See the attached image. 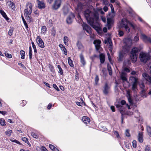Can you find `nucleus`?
<instances>
[{"label":"nucleus","mask_w":151,"mask_h":151,"mask_svg":"<svg viewBox=\"0 0 151 151\" xmlns=\"http://www.w3.org/2000/svg\"><path fill=\"white\" fill-rule=\"evenodd\" d=\"M129 24L131 27H132L133 29H135L137 28V27L136 25L134 23L131 22H129Z\"/></svg>","instance_id":"7c9ffc66"},{"label":"nucleus","mask_w":151,"mask_h":151,"mask_svg":"<svg viewBox=\"0 0 151 151\" xmlns=\"http://www.w3.org/2000/svg\"><path fill=\"white\" fill-rule=\"evenodd\" d=\"M120 78L124 82L127 81L126 76V74L124 72H122L121 74Z\"/></svg>","instance_id":"412c9836"},{"label":"nucleus","mask_w":151,"mask_h":151,"mask_svg":"<svg viewBox=\"0 0 151 151\" xmlns=\"http://www.w3.org/2000/svg\"><path fill=\"white\" fill-rule=\"evenodd\" d=\"M127 47V45H126L123 48L122 50L119 52V56L118 58V61H122L124 56L128 52L129 49L128 48H126Z\"/></svg>","instance_id":"7ed1b4c3"},{"label":"nucleus","mask_w":151,"mask_h":151,"mask_svg":"<svg viewBox=\"0 0 151 151\" xmlns=\"http://www.w3.org/2000/svg\"><path fill=\"white\" fill-rule=\"evenodd\" d=\"M41 33H42L43 34H45V32L47 31V28L45 26H43L41 28Z\"/></svg>","instance_id":"f704fd0d"},{"label":"nucleus","mask_w":151,"mask_h":151,"mask_svg":"<svg viewBox=\"0 0 151 151\" xmlns=\"http://www.w3.org/2000/svg\"><path fill=\"white\" fill-rule=\"evenodd\" d=\"M132 145L134 148H136L137 147V142L136 140H134L132 142Z\"/></svg>","instance_id":"37998d69"},{"label":"nucleus","mask_w":151,"mask_h":151,"mask_svg":"<svg viewBox=\"0 0 151 151\" xmlns=\"http://www.w3.org/2000/svg\"><path fill=\"white\" fill-rule=\"evenodd\" d=\"M110 88V87L108 86V83H105L103 90V92L105 95H107L109 93Z\"/></svg>","instance_id":"9b49d317"},{"label":"nucleus","mask_w":151,"mask_h":151,"mask_svg":"<svg viewBox=\"0 0 151 151\" xmlns=\"http://www.w3.org/2000/svg\"><path fill=\"white\" fill-rule=\"evenodd\" d=\"M61 3V0H55L52 6V9L55 10L57 9L60 7Z\"/></svg>","instance_id":"6e6552de"},{"label":"nucleus","mask_w":151,"mask_h":151,"mask_svg":"<svg viewBox=\"0 0 151 151\" xmlns=\"http://www.w3.org/2000/svg\"><path fill=\"white\" fill-rule=\"evenodd\" d=\"M139 38L138 35L136 36L134 38V41L137 42L139 40Z\"/></svg>","instance_id":"603ef678"},{"label":"nucleus","mask_w":151,"mask_h":151,"mask_svg":"<svg viewBox=\"0 0 151 151\" xmlns=\"http://www.w3.org/2000/svg\"><path fill=\"white\" fill-rule=\"evenodd\" d=\"M124 34L123 32L122 31H119V35L120 36H122Z\"/></svg>","instance_id":"bf43d9fd"},{"label":"nucleus","mask_w":151,"mask_h":151,"mask_svg":"<svg viewBox=\"0 0 151 151\" xmlns=\"http://www.w3.org/2000/svg\"><path fill=\"white\" fill-rule=\"evenodd\" d=\"M77 6L79 9H83V8L84 6V5L81 3L79 2Z\"/></svg>","instance_id":"473e14b6"},{"label":"nucleus","mask_w":151,"mask_h":151,"mask_svg":"<svg viewBox=\"0 0 151 151\" xmlns=\"http://www.w3.org/2000/svg\"><path fill=\"white\" fill-rule=\"evenodd\" d=\"M22 18L23 22V23L24 24L25 26V27L26 28V29H27L28 28V26L27 24L26 23V21L24 19L23 17L22 16Z\"/></svg>","instance_id":"c9c22d12"},{"label":"nucleus","mask_w":151,"mask_h":151,"mask_svg":"<svg viewBox=\"0 0 151 151\" xmlns=\"http://www.w3.org/2000/svg\"><path fill=\"white\" fill-rule=\"evenodd\" d=\"M13 31V29H10L8 32V34L9 36H11L12 35Z\"/></svg>","instance_id":"8fccbe9b"},{"label":"nucleus","mask_w":151,"mask_h":151,"mask_svg":"<svg viewBox=\"0 0 151 151\" xmlns=\"http://www.w3.org/2000/svg\"><path fill=\"white\" fill-rule=\"evenodd\" d=\"M51 31H52L51 35L53 37H54L55 36V34L56 33L54 29H52V30Z\"/></svg>","instance_id":"3c124183"},{"label":"nucleus","mask_w":151,"mask_h":151,"mask_svg":"<svg viewBox=\"0 0 151 151\" xmlns=\"http://www.w3.org/2000/svg\"><path fill=\"white\" fill-rule=\"evenodd\" d=\"M82 26L83 29L85 30L89 34L91 33V28L88 24L85 23H83Z\"/></svg>","instance_id":"9d476101"},{"label":"nucleus","mask_w":151,"mask_h":151,"mask_svg":"<svg viewBox=\"0 0 151 151\" xmlns=\"http://www.w3.org/2000/svg\"><path fill=\"white\" fill-rule=\"evenodd\" d=\"M32 51H29V58L30 60H31L32 59Z\"/></svg>","instance_id":"4d7b16f0"},{"label":"nucleus","mask_w":151,"mask_h":151,"mask_svg":"<svg viewBox=\"0 0 151 151\" xmlns=\"http://www.w3.org/2000/svg\"><path fill=\"white\" fill-rule=\"evenodd\" d=\"M57 67L59 69V71H58V73L60 74V75H63V70L61 68L60 66V65H58L57 66Z\"/></svg>","instance_id":"c756f323"},{"label":"nucleus","mask_w":151,"mask_h":151,"mask_svg":"<svg viewBox=\"0 0 151 151\" xmlns=\"http://www.w3.org/2000/svg\"><path fill=\"white\" fill-rule=\"evenodd\" d=\"M61 50L64 52V54L66 55H67V51H66V49L65 48V47H63V48H61Z\"/></svg>","instance_id":"c03bdc74"},{"label":"nucleus","mask_w":151,"mask_h":151,"mask_svg":"<svg viewBox=\"0 0 151 151\" xmlns=\"http://www.w3.org/2000/svg\"><path fill=\"white\" fill-rule=\"evenodd\" d=\"M32 136L34 138L37 139L38 138V135L35 133L32 132L31 133Z\"/></svg>","instance_id":"79ce46f5"},{"label":"nucleus","mask_w":151,"mask_h":151,"mask_svg":"<svg viewBox=\"0 0 151 151\" xmlns=\"http://www.w3.org/2000/svg\"><path fill=\"white\" fill-rule=\"evenodd\" d=\"M101 43V41L100 40H95L94 42V44H96V45H99V44Z\"/></svg>","instance_id":"49530a36"},{"label":"nucleus","mask_w":151,"mask_h":151,"mask_svg":"<svg viewBox=\"0 0 151 151\" xmlns=\"http://www.w3.org/2000/svg\"><path fill=\"white\" fill-rule=\"evenodd\" d=\"M49 147L50 149H51V150H52L53 151L54 150L55 147L53 145L51 144L49 145Z\"/></svg>","instance_id":"864d4df0"},{"label":"nucleus","mask_w":151,"mask_h":151,"mask_svg":"<svg viewBox=\"0 0 151 151\" xmlns=\"http://www.w3.org/2000/svg\"><path fill=\"white\" fill-rule=\"evenodd\" d=\"M37 40L38 46L42 48H44L45 45L44 42L40 36H38L37 37Z\"/></svg>","instance_id":"1a4fd4ad"},{"label":"nucleus","mask_w":151,"mask_h":151,"mask_svg":"<svg viewBox=\"0 0 151 151\" xmlns=\"http://www.w3.org/2000/svg\"><path fill=\"white\" fill-rule=\"evenodd\" d=\"M115 105L116 108L118 109L122 115L124 114L125 110L123 106L120 104H116Z\"/></svg>","instance_id":"f8f14e48"},{"label":"nucleus","mask_w":151,"mask_h":151,"mask_svg":"<svg viewBox=\"0 0 151 151\" xmlns=\"http://www.w3.org/2000/svg\"><path fill=\"white\" fill-rule=\"evenodd\" d=\"M37 4L38 7L40 9H41L45 7V4L43 1H38Z\"/></svg>","instance_id":"f3484780"},{"label":"nucleus","mask_w":151,"mask_h":151,"mask_svg":"<svg viewBox=\"0 0 151 151\" xmlns=\"http://www.w3.org/2000/svg\"><path fill=\"white\" fill-rule=\"evenodd\" d=\"M138 139L139 141L140 142L142 143L143 141V133L141 132H139L138 133Z\"/></svg>","instance_id":"a211bd4d"},{"label":"nucleus","mask_w":151,"mask_h":151,"mask_svg":"<svg viewBox=\"0 0 151 151\" xmlns=\"http://www.w3.org/2000/svg\"><path fill=\"white\" fill-rule=\"evenodd\" d=\"M139 58L141 62L146 63L150 59V57L148 54L141 52L139 54Z\"/></svg>","instance_id":"39448f33"},{"label":"nucleus","mask_w":151,"mask_h":151,"mask_svg":"<svg viewBox=\"0 0 151 151\" xmlns=\"http://www.w3.org/2000/svg\"><path fill=\"white\" fill-rule=\"evenodd\" d=\"M0 13L2 15L3 17L6 20H7L9 19V18L7 17L6 14L3 10H0Z\"/></svg>","instance_id":"5701e85b"},{"label":"nucleus","mask_w":151,"mask_h":151,"mask_svg":"<svg viewBox=\"0 0 151 151\" xmlns=\"http://www.w3.org/2000/svg\"><path fill=\"white\" fill-rule=\"evenodd\" d=\"M147 94L145 93H141V96L142 97H146L147 96Z\"/></svg>","instance_id":"338daca9"},{"label":"nucleus","mask_w":151,"mask_h":151,"mask_svg":"<svg viewBox=\"0 0 151 151\" xmlns=\"http://www.w3.org/2000/svg\"><path fill=\"white\" fill-rule=\"evenodd\" d=\"M107 70L109 72V75L111 76L112 74V72L111 65L109 64L107 65Z\"/></svg>","instance_id":"b1692460"},{"label":"nucleus","mask_w":151,"mask_h":151,"mask_svg":"<svg viewBox=\"0 0 151 151\" xmlns=\"http://www.w3.org/2000/svg\"><path fill=\"white\" fill-rule=\"evenodd\" d=\"M140 88H141L142 89L144 88L145 86L144 84V83H142L140 85Z\"/></svg>","instance_id":"0e129e2a"},{"label":"nucleus","mask_w":151,"mask_h":151,"mask_svg":"<svg viewBox=\"0 0 151 151\" xmlns=\"http://www.w3.org/2000/svg\"><path fill=\"white\" fill-rule=\"evenodd\" d=\"M101 72L103 73V75L104 76H106V73L105 72V71L103 69L101 70Z\"/></svg>","instance_id":"774afa93"},{"label":"nucleus","mask_w":151,"mask_h":151,"mask_svg":"<svg viewBox=\"0 0 151 151\" xmlns=\"http://www.w3.org/2000/svg\"><path fill=\"white\" fill-rule=\"evenodd\" d=\"M22 139L23 141L25 142V143H27L28 144L29 143L27 138L26 137H23L22 138Z\"/></svg>","instance_id":"a19ab883"},{"label":"nucleus","mask_w":151,"mask_h":151,"mask_svg":"<svg viewBox=\"0 0 151 151\" xmlns=\"http://www.w3.org/2000/svg\"><path fill=\"white\" fill-rule=\"evenodd\" d=\"M32 5L31 3L28 2L27 4L26 8L24 11V13L25 15H30L32 12Z\"/></svg>","instance_id":"423d86ee"},{"label":"nucleus","mask_w":151,"mask_h":151,"mask_svg":"<svg viewBox=\"0 0 151 151\" xmlns=\"http://www.w3.org/2000/svg\"><path fill=\"white\" fill-rule=\"evenodd\" d=\"M68 63L69 65L71 67H73L74 66V65L73 63V61L70 58L68 57Z\"/></svg>","instance_id":"cd10ccee"},{"label":"nucleus","mask_w":151,"mask_h":151,"mask_svg":"<svg viewBox=\"0 0 151 151\" xmlns=\"http://www.w3.org/2000/svg\"><path fill=\"white\" fill-rule=\"evenodd\" d=\"M143 77L147 81L151 83V76H149L146 73H143L142 74Z\"/></svg>","instance_id":"2eb2a0df"},{"label":"nucleus","mask_w":151,"mask_h":151,"mask_svg":"<svg viewBox=\"0 0 151 151\" xmlns=\"http://www.w3.org/2000/svg\"><path fill=\"white\" fill-rule=\"evenodd\" d=\"M25 52L22 50H21L20 51V54L21 56V58L22 59H24L25 56Z\"/></svg>","instance_id":"2f4dec72"},{"label":"nucleus","mask_w":151,"mask_h":151,"mask_svg":"<svg viewBox=\"0 0 151 151\" xmlns=\"http://www.w3.org/2000/svg\"><path fill=\"white\" fill-rule=\"evenodd\" d=\"M125 28V30L128 32H129L130 31V29L129 27L127 26V25L126 26H125L124 27Z\"/></svg>","instance_id":"09e8293b"},{"label":"nucleus","mask_w":151,"mask_h":151,"mask_svg":"<svg viewBox=\"0 0 151 151\" xmlns=\"http://www.w3.org/2000/svg\"><path fill=\"white\" fill-rule=\"evenodd\" d=\"M82 120L84 123L88 124L90 122V119L86 116H84L82 117Z\"/></svg>","instance_id":"6ab92c4d"},{"label":"nucleus","mask_w":151,"mask_h":151,"mask_svg":"<svg viewBox=\"0 0 151 151\" xmlns=\"http://www.w3.org/2000/svg\"><path fill=\"white\" fill-rule=\"evenodd\" d=\"M141 38L145 42H149L151 43V39L149 37H147L145 34H141Z\"/></svg>","instance_id":"4468645a"},{"label":"nucleus","mask_w":151,"mask_h":151,"mask_svg":"<svg viewBox=\"0 0 151 151\" xmlns=\"http://www.w3.org/2000/svg\"><path fill=\"white\" fill-rule=\"evenodd\" d=\"M147 130L149 135L151 137V127L149 126H147Z\"/></svg>","instance_id":"a878e982"},{"label":"nucleus","mask_w":151,"mask_h":151,"mask_svg":"<svg viewBox=\"0 0 151 151\" xmlns=\"http://www.w3.org/2000/svg\"><path fill=\"white\" fill-rule=\"evenodd\" d=\"M134 114L136 118H138L140 116V113L137 110H136L135 111Z\"/></svg>","instance_id":"bb28decb"},{"label":"nucleus","mask_w":151,"mask_h":151,"mask_svg":"<svg viewBox=\"0 0 151 151\" xmlns=\"http://www.w3.org/2000/svg\"><path fill=\"white\" fill-rule=\"evenodd\" d=\"M0 124L2 126H4L6 125L5 120L3 119H0Z\"/></svg>","instance_id":"e433bc0d"},{"label":"nucleus","mask_w":151,"mask_h":151,"mask_svg":"<svg viewBox=\"0 0 151 151\" xmlns=\"http://www.w3.org/2000/svg\"><path fill=\"white\" fill-rule=\"evenodd\" d=\"M84 14L88 23L92 27L98 32L99 33L101 31V28L98 26V17L96 14L91 12L90 10L87 9L84 11Z\"/></svg>","instance_id":"f257e3e1"},{"label":"nucleus","mask_w":151,"mask_h":151,"mask_svg":"<svg viewBox=\"0 0 151 151\" xmlns=\"http://www.w3.org/2000/svg\"><path fill=\"white\" fill-rule=\"evenodd\" d=\"M130 80L132 83V90L135 91L137 88V86L138 83V78L134 77H130Z\"/></svg>","instance_id":"0eeeda50"},{"label":"nucleus","mask_w":151,"mask_h":151,"mask_svg":"<svg viewBox=\"0 0 151 151\" xmlns=\"http://www.w3.org/2000/svg\"><path fill=\"white\" fill-rule=\"evenodd\" d=\"M99 81V78L98 76L96 75L95 79V84L97 85Z\"/></svg>","instance_id":"ea45409f"},{"label":"nucleus","mask_w":151,"mask_h":151,"mask_svg":"<svg viewBox=\"0 0 151 151\" xmlns=\"http://www.w3.org/2000/svg\"><path fill=\"white\" fill-rule=\"evenodd\" d=\"M109 15L111 16V18H107V27L108 29H110L114 24V20L113 18L115 16L114 13H110L109 14Z\"/></svg>","instance_id":"20e7f679"},{"label":"nucleus","mask_w":151,"mask_h":151,"mask_svg":"<svg viewBox=\"0 0 151 151\" xmlns=\"http://www.w3.org/2000/svg\"><path fill=\"white\" fill-rule=\"evenodd\" d=\"M114 134L115 135H116V136L117 138H118L119 137V135L118 134V132H117L116 131H115L114 132Z\"/></svg>","instance_id":"680f3d73"},{"label":"nucleus","mask_w":151,"mask_h":151,"mask_svg":"<svg viewBox=\"0 0 151 151\" xmlns=\"http://www.w3.org/2000/svg\"><path fill=\"white\" fill-rule=\"evenodd\" d=\"M145 151H151L150 150V147L148 146L146 147L145 148Z\"/></svg>","instance_id":"5fc2aeb1"},{"label":"nucleus","mask_w":151,"mask_h":151,"mask_svg":"<svg viewBox=\"0 0 151 151\" xmlns=\"http://www.w3.org/2000/svg\"><path fill=\"white\" fill-rule=\"evenodd\" d=\"M140 49L136 47L133 48L130 53V56L132 61L134 63L136 61L138 52Z\"/></svg>","instance_id":"f03ea898"},{"label":"nucleus","mask_w":151,"mask_h":151,"mask_svg":"<svg viewBox=\"0 0 151 151\" xmlns=\"http://www.w3.org/2000/svg\"><path fill=\"white\" fill-rule=\"evenodd\" d=\"M25 18L27 20L28 22H30L32 21V19L30 16V15H25Z\"/></svg>","instance_id":"393cba45"},{"label":"nucleus","mask_w":151,"mask_h":151,"mask_svg":"<svg viewBox=\"0 0 151 151\" xmlns=\"http://www.w3.org/2000/svg\"><path fill=\"white\" fill-rule=\"evenodd\" d=\"M126 103V101L124 100H122L121 101V105L122 106L125 104Z\"/></svg>","instance_id":"13d9d810"},{"label":"nucleus","mask_w":151,"mask_h":151,"mask_svg":"<svg viewBox=\"0 0 151 151\" xmlns=\"http://www.w3.org/2000/svg\"><path fill=\"white\" fill-rule=\"evenodd\" d=\"M12 132V130L8 129L5 132V134L8 137H10Z\"/></svg>","instance_id":"c85d7f7f"},{"label":"nucleus","mask_w":151,"mask_h":151,"mask_svg":"<svg viewBox=\"0 0 151 151\" xmlns=\"http://www.w3.org/2000/svg\"><path fill=\"white\" fill-rule=\"evenodd\" d=\"M125 134L126 136L129 137L130 136V134L129 133V131L128 129H127L125 132Z\"/></svg>","instance_id":"a18cd8bd"},{"label":"nucleus","mask_w":151,"mask_h":151,"mask_svg":"<svg viewBox=\"0 0 151 151\" xmlns=\"http://www.w3.org/2000/svg\"><path fill=\"white\" fill-rule=\"evenodd\" d=\"M99 58L101 63L102 64L104 63L105 61V56L102 54L101 53L99 55Z\"/></svg>","instance_id":"4be33fe9"},{"label":"nucleus","mask_w":151,"mask_h":151,"mask_svg":"<svg viewBox=\"0 0 151 151\" xmlns=\"http://www.w3.org/2000/svg\"><path fill=\"white\" fill-rule=\"evenodd\" d=\"M65 45H68V38L66 36H64L63 39Z\"/></svg>","instance_id":"72a5a7b5"},{"label":"nucleus","mask_w":151,"mask_h":151,"mask_svg":"<svg viewBox=\"0 0 151 151\" xmlns=\"http://www.w3.org/2000/svg\"><path fill=\"white\" fill-rule=\"evenodd\" d=\"M148 66L149 68V70L150 71V73L151 74V63H149L148 64Z\"/></svg>","instance_id":"052dcab7"},{"label":"nucleus","mask_w":151,"mask_h":151,"mask_svg":"<svg viewBox=\"0 0 151 151\" xmlns=\"http://www.w3.org/2000/svg\"><path fill=\"white\" fill-rule=\"evenodd\" d=\"M77 46L79 49H81L83 48V46L81 43H77Z\"/></svg>","instance_id":"4c0bfd02"},{"label":"nucleus","mask_w":151,"mask_h":151,"mask_svg":"<svg viewBox=\"0 0 151 151\" xmlns=\"http://www.w3.org/2000/svg\"><path fill=\"white\" fill-rule=\"evenodd\" d=\"M95 47H96V49L97 50H99V48L100 47V45H96Z\"/></svg>","instance_id":"69168bd1"},{"label":"nucleus","mask_w":151,"mask_h":151,"mask_svg":"<svg viewBox=\"0 0 151 151\" xmlns=\"http://www.w3.org/2000/svg\"><path fill=\"white\" fill-rule=\"evenodd\" d=\"M74 15L73 14H71L66 19V21L68 23L70 24L72 22V18L74 17Z\"/></svg>","instance_id":"dca6fc26"},{"label":"nucleus","mask_w":151,"mask_h":151,"mask_svg":"<svg viewBox=\"0 0 151 151\" xmlns=\"http://www.w3.org/2000/svg\"><path fill=\"white\" fill-rule=\"evenodd\" d=\"M124 70L127 72H129L130 71L129 69L128 68L126 67H125L124 68Z\"/></svg>","instance_id":"e2e57ef3"},{"label":"nucleus","mask_w":151,"mask_h":151,"mask_svg":"<svg viewBox=\"0 0 151 151\" xmlns=\"http://www.w3.org/2000/svg\"><path fill=\"white\" fill-rule=\"evenodd\" d=\"M80 58L81 62L83 66L84 65L86 64V61L84 56L82 54H80Z\"/></svg>","instance_id":"aec40b11"},{"label":"nucleus","mask_w":151,"mask_h":151,"mask_svg":"<svg viewBox=\"0 0 151 151\" xmlns=\"http://www.w3.org/2000/svg\"><path fill=\"white\" fill-rule=\"evenodd\" d=\"M127 20L125 19H123L119 25V27L121 28L127 25Z\"/></svg>","instance_id":"ddd939ff"},{"label":"nucleus","mask_w":151,"mask_h":151,"mask_svg":"<svg viewBox=\"0 0 151 151\" xmlns=\"http://www.w3.org/2000/svg\"><path fill=\"white\" fill-rule=\"evenodd\" d=\"M53 87L55 88L57 91H60L59 89L58 88L57 86H56V84H53Z\"/></svg>","instance_id":"de8ad7c7"},{"label":"nucleus","mask_w":151,"mask_h":151,"mask_svg":"<svg viewBox=\"0 0 151 151\" xmlns=\"http://www.w3.org/2000/svg\"><path fill=\"white\" fill-rule=\"evenodd\" d=\"M5 56L8 58H12V55L11 54H9L7 52H6L4 53Z\"/></svg>","instance_id":"58836bf2"},{"label":"nucleus","mask_w":151,"mask_h":151,"mask_svg":"<svg viewBox=\"0 0 151 151\" xmlns=\"http://www.w3.org/2000/svg\"><path fill=\"white\" fill-rule=\"evenodd\" d=\"M110 6L111 7V12L112 13H114V8L113 6L112 5V4H110Z\"/></svg>","instance_id":"6e6d98bb"}]
</instances>
